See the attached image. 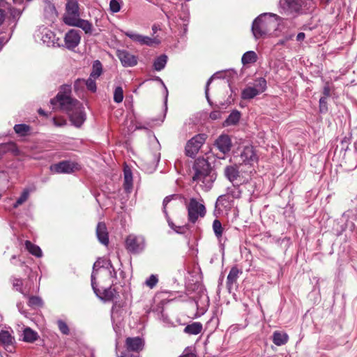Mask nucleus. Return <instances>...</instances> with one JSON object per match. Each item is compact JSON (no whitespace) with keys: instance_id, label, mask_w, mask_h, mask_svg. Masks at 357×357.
<instances>
[{"instance_id":"30","label":"nucleus","mask_w":357,"mask_h":357,"mask_svg":"<svg viewBox=\"0 0 357 357\" xmlns=\"http://www.w3.org/2000/svg\"><path fill=\"white\" fill-rule=\"evenodd\" d=\"M273 342L277 346H282L285 344L289 340V336L286 333L280 331H275L273 334Z\"/></svg>"},{"instance_id":"16","label":"nucleus","mask_w":357,"mask_h":357,"mask_svg":"<svg viewBox=\"0 0 357 357\" xmlns=\"http://www.w3.org/2000/svg\"><path fill=\"white\" fill-rule=\"evenodd\" d=\"M144 346V341L140 337H128L126 339L125 347L128 351L139 352Z\"/></svg>"},{"instance_id":"35","label":"nucleus","mask_w":357,"mask_h":357,"mask_svg":"<svg viewBox=\"0 0 357 357\" xmlns=\"http://www.w3.org/2000/svg\"><path fill=\"white\" fill-rule=\"evenodd\" d=\"M231 200L227 195H222L218 197L215 207L221 206L225 209H229L231 208Z\"/></svg>"},{"instance_id":"22","label":"nucleus","mask_w":357,"mask_h":357,"mask_svg":"<svg viewBox=\"0 0 357 357\" xmlns=\"http://www.w3.org/2000/svg\"><path fill=\"white\" fill-rule=\"evenodd\" d=\"M93 271L91 275V278H95V275L98 273V272L100 269H110L114 271V268L113 267L110 260L105 258H99L93 265Z\"/></svg>"},{"instance_id":"59","label":"nucleus","mask_w":357,"mask_h":357,"mask_svg":"<svg viewBox=\"0 0 357 357\" xmlns=\"http://www.w3.org/2000/svg\"><path fill=\"white\" fill-rule=\"evenodd\" d=\"M54 126L58 127L63 126L66 124V121L62 117H54L52 119Z\"/></svg>"},{"instance_id":"33","label":"nucleus","mask_w":357,"mask_h":357,"mask_svg":"<svg viewBox=\"0 0 357 357\" xmlns=\"http://www.w3.org/2000/svg\"><path fill=\"white\" fill-rule=\"evenodd\" d=\"M259 95L255 88L252 86H247L241 91V98L243 100H250Z\"/></svg>"},{"instance_id":"48","label":"nucleus","mask_w":357,"mask_h":357,"mask_svg":"<svg viewBox=\"0 0 357 357\" xmlns=\"http://www.w3.org/2000/svg\"><path fill=\"white\" fill-rule=\"evenodd\" d=\"M7 6L8 3L6 1L0 0V26L6 19L5 17V12L6 10V8L8 7Z\"/></svg>"},{"instance_id":"41","label":"nucleus","mask_w":357,"mask_h":357,"mask_svg":"<svg viewBox=\"0 0 357 357\" xmlns=\"http://www.w3.org/2000/svg\"><path fill=\"white\" fill-rule=\"evenodd\" d=\"M15 132L20 136H26L29 135L31 128L26 124H16L14 126Z\"/></svg>"},{"instance_id":"39","label":"nucleus","mask_w":357,"mask_h":357,"mask_svg":"<svg viewBox=\"0 0 357 357\" xmlns=\"http://www.w3.org/2000/svg\"><path fill=\"white\" fill-rule=\"evenodd\" d=\"M31 190L29 188H25L23 190L20 196L17 198L16 202L13 204V208H17L19 206L23 204L29 197Z\"/></svg>"},{"instance_id":"31","label":"nucleus","mask_w":357,"mask_h":357,"mask_svg":"<svg viewBox=\"0 0 357 357\" xmlns=\"http://www.w3.org/2000/svg\"><path fill=\"white\" fill-rule=\"evenodd\" d=\"M38 334L31 328H25L22 333V340L26 342L32 343L38 338Z\"/></svg>"},{"instance_id":"6","label":"nucleus","mask_w":357,"mask_h":357,"mask_svg":"<svg viewBox=\"0 0 357 357\" xmlns=\"http://www.w3.org/2000/svg\"><path fill=\"white\" fill-rule=\"evenodd\" d=\"M188 220L190 223L195 224L199 218H204L206 213L204 204L199 203L196 198H190L187 205Z\"/></svg>"},{"instance_id":"14","label":"nucleus","mask_w":357,"mask_h":357,"mask_svg":"<svg viewBox=\"0 0 357 357\" xmlns=\"http://www.w3.org/2000/svg\"><path fill=\"white\" fill-rule=\"evenodd\" d=\"M126 36L130 38L132 41L139 43L140 45H146L149 47L158 45L160 40L156 38H150L144 36L141 34L134 33L132 31H127L125 33Z\"/></svg>"},{"instance_id":"60","label":"nucleus","mask_w":357,"mask_h":357,"mask_svg":"<svg viewBox=\"0 0 357 357\" xmlns=\"http://www.w3.org/2000/svg\"><path fill=\"white\" fill-rule=\"evenodd\" d=\"M209 117L212 120H218L221 118V113L218 110L213 111L210 113Z\"/></svg>"},{"instance_id":"25","label":"nucleus","mask_w":357,"mask_h":357,"mask_svg":"<svg viewBox=\"0 0 357 357\" xmlns=\"http://www.w3.org/2000/svg\"><path fill=\"white\" fill-rule=\"evenodd\" d=\"M224 175L230 182L234 183L240 176L239 167L236 164L226 166Z\"/></svg>"},{"instance_id":"15","label":"nucleus","mask_w":357,"mask_h":357,"mask_svg":"<svg viewBox=\"0 0 357 357\" xmlns=\"http://www.w3.org/2000/svg\"><path fill=\"white\" fill-rule=\"evenodd\" d=\"M116 56L123 67H132L137 64V57L126 50H119Z\"/></svg>"},{"instance_id":"36","label":"nucleus","mask_w":357,"mask_h":357,"mask_svg":"<svg viewBox=\"0 0 357 357\" xmlns=\"http://www.w3.org/2000/svg\"><path fill=\"white\" fill-rule=\"evenodd\" d=\"M45 16L50 21L54 22L57 17V13L54 6L51 3H47L45 7Z\"/></svg>"},{"instance_id":"55","label":"nucleus","mask_w":357,"mask_h":357,"mask_svg":"<svg viewBox=\"0 0 357 357\" xmlns=\"http://www.w3.org/2000/svg\"><path fill=\"white\" fill-rule=\"evenodd\" d=\"M178 357H197V355L195 353V349L191 347H188L184 349L183 354Z\"/></svg>"},{"instance_id":"50","label":"nucleus","mask_w":357,"mask_h":357,"mask_svg":"<svg viewBox=\"0 0 357 357\" xmlns=\"http://www.w3.org/2000/svg\"><path fill=\"white\" fill-rule=\"evenodd\" d=\"M351 133H349L348 136L344 137L340 142L341 146H342L341 149L344 151H347L349 149V145L351 143Z\"/></svg>"},{"instance_id":"58","label":"nucleus","mask_w":357,"mask_h":357,"mask_svg":"<svg viewBox=\"0 0 357 357\" xmlns=\"http://www.w3.org/2000/svg\"><path fill=\"white\" fill-rule=\"evenodd\" d=\"M331 87L330 86V84L328 82H326L323 88V96L326 97V98H329L331 96Z\"/></svg>"},{"instance_id":"29","label":"nucleus","mask_w":357,"mask_h":357,"mask_svg":"<svg viewBox=\"0 0 357 357\" xmlns=\"http://www.w3.org/2000/svg\"><path fill=\"white\" fill-rule=\"evenodd\" d=\"M203 329L202 324L200 322H192L190 324H188L183 329V332L188 335H198Z\"/></svg>"},{"instance_id":"38","label":"nucleus","mask_w":357,"mask_h":357,"mask_svg":"<svg viewBox=\"0 0 357 357\" xmlns=\"http://www.w3.org/2000/svg\"><path fill=\"white\" fill-rule=\"evenodd\" d=\"M25 246L26 250L33 255L36 257H41L43 256V252L39 246L33 244L29 241H26Z\"/></svg>"},{"instance_id":"9","label":"nucleus","mask_w":357,"mask_h":357,"mask_svg":"<svg viewBox=\"0 0 357 357\" xmlns=\"http://www.w3.org/2000/svg\"><path fill=\"white\" fill-rule=\"evenodd\" d=\"M267 13L259 15L252 22V32L255 39L258 40L266 36L269 31L268 22L265 19Z\"/></svg>"},{"instance_id":"4","label":"nucleus","mask_w":357,"mask_h":357,"mask_svg":"<svg viewBox=\"0 0 357 357\" xmlns=\"http://www.w3.org/2000/svg\"><path fill=\"white\" fill-rule=\"evenodd\" d=\"M79 5L77 0H68L63 22L70 26L82 28L86 33L89 32V22L79 17Z\"/></svg>"},{"instance_id":"21","label":"nucleus","mask_w":357,"mask_h":357,"mask_svg":"<svg viewBox=\"0 0 357 357\" xmlns=\"http://www.w3.org/2000/svg\"><path fill=\"white\" fill-rule=\"evenodd\" d=\"M243 273V271L241 268H239L237 265L233 266L227 278V287L229 291L233 287V285L236 283L239 275Z\"/></svg>"},{"instance_id":"12","label":"nucleus","mask_w":357,"mask_h":357,"mask_svg":"<svg viewBox=\"0 0 357 357\" xmlns=\"http://www.w3.org/2000/svg\"><path fill=\"white\" fill-rule=\"evenodd\" d=\"M79 169L77 163L70 160H64L52 165L50 167V171L55 174H71Z\"/></svg>"},{"instance_id":"45","label":"nucleus","mask_w":357,"mask_h":357,"mask_svg":"<svg viewBox=\"0 0 357 357\" xmlns=\"http://www.w3.org/2000/svg\"><path fill=\"white\" fill-rule=\"evenodd\" d=\"M328 111L327 98L321 97L319 101V112L321 114H326Z\"/></svg>"},{"instance_id":"2","label":"nucleus","mask_w":357,"mask_h":357,"mask_svg":"<svg viewBox=\"0 0 357 357\" xmlns=\"http://www.w3.org/2000/svg\"><path fill=\"white\" fill-rule=\"evenodd\" d=\"M195 173L192 181L197 183H201V187L205 191H209L216 180L217 173L215 169L211 165L208 159L204 157H199L192 165Z\"/></svg>"},{"instance_id":"44","label":"nucleus","mask_w":357,"mask_h":357,"mask_svg":"<svg viewBox=\"0 0 357 357\" xmlns=\"http://www.w3.org/2000/svg\"><path fill=\"white\" fill-rule=\"evenodd\" d=\"M123 100V91L121 86H117L114 92V101L116 103H120Z\"/></svg>"},{"instance_id":"20","label":"nucleus","mask_w":357,"mask_h":357,"mask_svg":"<svg viewBox=\"0 0 357 357\" xmlns=\"http://www.w3.org/2000/svg\"><path fill=\"white\" fill-rule=\"evenodd\" d=\"M96 234L98 241L103 245H109V233L105 222H100L98 223L96 229Z\"/></svg>"},{"instance_id":"26","label":"nucleus","mask_w":357,"mask_h":357,"mask_svg":"<svg viewBox=\"0 0 357 357\" xmlns=\"http://www.w3.org/2000/svg\"><path fill=\"white\" fill-rule=\"evenodd\" d=\"M123 188L126 192H130L133 187L132 172L130 167L125 165L123 167Z\"/></svg>"},{"instance_id":"43","label":"nucleus","mask_w":357,"mask_h":357,"mask_svg":"<svg viewBox=\"0 0 357 357\" xmlns=\"http://www.w3.org/2000/svg\"><path fill=\"white\" fill-rule=\"evenodd\" d=\"M123 2V0H110L109 10L112 13H116L121 10Z\"/></svg>"},{"instance_id":"64","label":"nucleus","mask_w":357,"mask_h":357,"mask_svg":"<svg viewBox=\"0 0 357 357\" xmlns=\"http://www.w3.org/2000/svg\"><path fill=\"white\" fill-rule=\"evenodd\" d=\"M157 79L159 80L162 84V85L164 86L165 87V91H166V96H165V100L167 101V96H168V91H167V87L165 86L164 82H162V80L161 79V78H160L159 77H157Z\"/></svg>"},{"instance_id":"46","label":"nucleus","mask_w":357,"mask_h":357,"mask_svg":"<svg viewBox=\"0 0 357 357\" xmlns=\"http://www.w3.org/2000/svg\"><path fill=\"white\" fill-rule=\"evenodd\" d=\"M28 304L31 307H42L43 305V301L39 296H31L29 297Z\"/></svg>"},{"instance_id":"8","label":"nucleus","mask_w":357,"mask_h":357,"mask_svg":"<svg viewBox=\"0 0 357 357\" xmlns=\"http://www.w3.org/2000/svg\"><path fill=\"white\" fill-rule=\"evenodd\" d=\"M206 139L207 135L199 133L189 139L185 147V155L190 158H195Z\"/></svg>"},{"instance_id":"56","label":"nucleus","mask_w":357,"mask_h":357,"mask_svg":"<svg viewBox=\"0 0 357 357\" xmlns=\"http://www.w3.org/2000/svg\"><path fill=\"white\" fill-rule=\"evenodd\" d=\"M124 305H125L124 302L114 301L113 302V305L112 307V313H114V312L118 313L119 311L124 307Z\"/></svg>"},{"instance_id":"34","label":"nucleus","mask_w":357,"mask_h":357,"mask_svg":"<svg viewBox=\"0 0 357 357\" xmlns=\"http://www.w3.org/2000/svg\"><path fill=\"white\" fill-rule=\"evenodd\" d=\"M167 62V56L165 54L158 56L153 61V68L157 71L162 70Z\"/></svg>"},{"instance_id":"11","label":"nucleus","mask_w":357,"mask_h":357,"mask_svg":"<svg viewBox=\"0 0 357 357\" xmlns=\"http://www.w3.org/2000/svg\"><path fill=\"white\" fill-rule=\"evenodd\" d=\"M126 248L132 254L142 252L145 248V241L142 236L129 235L126 239Z\"/></svg>"},{"instance_id":"54","label":"nucleus","mask_w":357,"mask_h":357,"mask_svg":"<svg viewBox=\"0 0 357 357\" xmlns=\"http://www.w3.org/2000/svg\"><path fill=\"white\" fill-rule=\"evenodd\" d=\"M91 285L92 287L93 291L96 296L100 299V297L102 294V288L100 289L98 287L97 284L95 282V278H91Z\"/></svg>"},{"instance_id":"61","label":"nucleus","mask_w":357,"mask_h":357,"mask_svg":"<svg viewBox=\"0 0 357 357\" xmlns=\"http://www.w3.org/2000/svg\"><path fill=\"white\" fill-rule=\"evenodd\" d=\"M10 39V36H1L0 37V51L2 50L3 47L8 42Z\"/></svg>"},{"instance_id":"32","label":"nucleus","mask_w":357,"mask_h":357,"mask_svg":"<svg viewBox=\"0 0 357 357\" xmlns=\"http://www.w3.org/2000/svg\"><path fill=\"white\" fill-rule=\"evenodd\" d=\"M103 73L102 64L99 60L93 61L92 65V70L91 71V78L94 79L98 78Z\"/></svg>"},{"instance_id":"27","label":"nucleus","mask_w":357,"mask_h":357,"mask_svg":"<svg viewBox=\"0 0 357 357\" xmlns=\"http://www.w3.org/2000/svg\"><path fill=\"white\" fill-rule=\"evenodd\" d=\"M119 297V292L115 288L112 287L107 288H102V294L100 300L104 302L114 301Z\"/></svg>"},{"instance_id":"10","label":"nucleus","mask_w":357,"mask_h":357,"mask_svg":"<svg viewBox=\"0 0 357 357\" xmlns=\"http://www.w3.org/2000/svg\"><path fill=\"white\" fill-rule=\"evenodd\" d=\"M178 195L174 194L165 197L162 202V212L165 214V218L168 223L169 227L173 229L176 233L179 234H184L189 229V225L188 224L183 226H176L170 218L168 212L167 211V204L173 199L178 197Z\"/></svg>"},{"instance_id":"7","label":"nucleus","mask_w":357,"mask_h":357,"mask_svg":"<svg viewBox=\"0 0 357 357\" xmlns=\"http://www.w3.org/2000/svg\"><path fill=\"white\" fill-rule=\"evenodd\" d=\"M13 1L15 5L14 6H11L8 3V7L6 8L9 13V15L7 17V23L11 26L12 30L15 27L26 8L24 4V0H13Z\"/></svg>"},{"instance_id":"63","label":"nucleus","mask_w":357,"mask_h":357,"mask_svg":"<svg viewBox=\"0 0 357 357\" xmlns=\"http://www.w3.org/2000/svg\"><path fill=\"white\" fill-rule=\"evenodd\" d=\"M305 34L303 32H300L296 36V40L298 41H302L305 39Z\"/></svg>"},{"instance_id":"53","label":"nucleus","mask_w":357,"mask_h":357,"mask_svg":"<svg viewBox=\"0 0 357 357\" xmlns=\"http://www.w3.org/2000/svg\"><path fill=\"white\" fill-rule=\"evenodd\" d=\"M158 282L157 275H151L145 281V284L151 289L153 288Z\"/></svg>"},{"instance_id":"57","label":"nucleus","mask_w":357,"mask_h":357,"mask_svg":"<svg viewBox=\"0 0 357 357\" xmlns=\"http://www.w3.org/2000/svg\"><path fill=\"white\" fill-rule=\"evenodd\" d=\"M13 287L16 289V290L19 291L20 293H22L24 296L26 295V294L22 289V281L21 279L15 278L13 281Z\"/></svg>"},{"instance_id":"47","label":"nucleus","mask_w":357,"mask_h":357,"mask_svg":"<svg viewBox=\"0 0 357 357\" xmlns=\"http://www.w3.org/2000/svg\"><path fill=\"white\" fill-rule=\"evenodd\" d=\"M234 98H233L231 95H230L228 97V98L227 99V100H225L224 102L220 101L218 104L215 105L214 108H216V109L226 108L229 105L234 103Z\"/></svg>"},{"instance_id":"19","label":"nucleus","mask_w":357,"mask_h":357,"mask_svg":"<svg viewBox=\"0 0 357 357\" xmlns=\"http://www.w3.org/2000/svg\"><path fill=\"white\" fill-rule=\"evenodd\" d=\"M240 158L245 165H252L257 161V156L253 146H245L240 154Z\"/></svg>"},{"instance_id":"49","label":"nucleus","mask_w":357,"mask_h":357,"mask_svg":"<svg viewBox=\"0 0 357 357\" xmlns=\"http://www.w3.org/2000/svg\"><path fill=\"white\" fill-rule=\"evenodd\" d=\"M57 325L59 331L63 335H69L70 333V329L67 325V324L63 321V320H58L57 321Z\"/></svg>"},{"instance_id":"40","label":"nucleus","mask_w":357,"mask_h":357,"mask_svg":"<svg viewBox=\"0 0 357 357\" xmlns=\"http://www.w3.org/2000/svg\"><path fill=\"white\" fill-rule=\"evenodd\" d=\"M212 227L215 236L220 241L224 231L221 222L218 219L214 220Z\"/></svg>"},{"instance_id":"23","label":"nucleus","mask_w":357,"mask_h":357,"mask_svg":"<svg viewBox=\"0 0 357 357\" xmlns=\"http://www.w3.org/2000/svg\"><path fill=\"white\" fill-rule=\"evenodd\" d=\"M0 342L3 344L4 349L10 352H13L15 347L13 345L14 338L7 331H0Z\"/></svg>"},{"instance_id":"13","label":"nucleus","mask_w":357,"mask_h":357,"mask_svg":"<svg viewBox=\"0 0 357 357\" xmlns=\"http://www.w3.org/2000/svg\"><path fill=\"white\" fill-rule=\"evenodd\" d=\"M165 14L168 20L169 24L172 29L174 26V28H177L178 30H180V33L182 35L186 33L188 25V20L187 17H179L178 18L176 17H172L173 15L170 12H165Z\"/></svg>"},{"instance_id":"17","label":"nucleus","mask_w":357,"mask_h":357,"mask_svg":"<svg viewBox=\"0 0 357 357\" xmlns=\"http://www.w3.org/2000/svg\"><path fill=\"white\" fill-rule=\"evenodd\" d=\"M80 35L78 31L71 29L68 31L64 38L65 47L68 50L76 47L80 41Z\"/></svg>"},{"instance_id":"42","label":"nucleus","mask_w":357,"mask_h":357,"mask_svg":"<svg viewBox=\"0 0 357 357\" xmlns=\"http://www.w3.org/2000/svg\"><path fill=\"white\" fill-rule=\"evenodd\" d=\"M252 87L255 88L259 94L262 93L267 89V82L266 79L264 77L257 78L255 80V86Z\"/></svg>"},{"instance_id":"18","label":"nucleus","mask_w":357,"mask_h":357,"mask_svg":"<svg viewBox=\"0 0 357 357\" xmlns=\"http://www.w3.org/2000/svg\"><path fill=\"white\" fill-rule=\"evenodd\" d=\"M215 146L224 154L229 153L231 148V141L228 135H220L215 141Z\"/></svg>"},{"instance_id":"52","label":"nucleus","mask_w":357,"mask_h":357,"mask_svg":"<svg viewBox=\"0 0 357 357\" xmlns=\"http://www.w3.org/2000/svg\"><path fill=\"white\" fill-rule=\"evenodd\" d=\"M241 190L238 187L234 185L233 188H227V195H231L234 198H239L241 197Z\"/></svg>"},{"instance_id":"51","label":"nucleus","mask_w":357,"mask_h":357,"mask_svg":"<svg viewBox=\"0 0 357 357\" xmlns=\"http://www.w3.org/2000/svg\"><path fill=\"white\" fill-rule=\"evenodd\" d=\"M215 75V74H214L213 75H212L206 82V86H205V96H206V98L208 102V104L211 105V106H213V102L211 100V98H210V96H209V86L211 84V83L212 82L213 79V77Z\"/></svg>"},{"instance_id":"62","label":"nucleus","mask_w":357,"mask_h":357,"mask_svg":"<svg viewBox=\"0 0 357 357\" xmlns=\"http://www.w3.org/2000/svg\"><path fill=\"white\" fill-rule=\"evenodd\" d=\"M97 91V86L95 80L91 78V93H95Z\"/></svg>"},{"instance_id":"5","label":"nucleus","mask_w":357,"mask_h":357,"mask_svg":"<svg viewBox=\"0 0 357 357\" xmlns=\"http://www.w3.org/2000/svg\"><path fill=\"white\" fill-rule=\"evenodd\" d=\"M36 41L40 42L47 47H60L61 40L50 29L45 26H40L34 33Z\"/></svg>"},{"instance_id":"28","label":"nucleus","mask_w":357,"mask_h":357,"mask_svg":"<svg viewBox=\"0 0 357 357\" xmlns=\"http://www.w3.org/2000/svg\"><path fill=\"white\" fill-rule=\"evenodd\" d=\"M241 112L237 109H234L229 114L228 117L225 120L222 125L225 127L237 125L241 119Z\"/></svg>"},{"instance_id":"1","label":"nucleus","mask_w":357,"mask_h":357,"mask_svg":"<svg viewBox=\"0 0 357 357\" xmlns=\"http://www.w3.org/2000/svg\"><path fill=\"white\" fill-rule=\"evenodd\" d=\"M70 85L62 86L59 93L50 102L53 105L59 103L60 109L68 114L72 123L79 127L86 120V114L82 104L70 96Z\"/></svg>"},{"instance_id":"3","label":"nucleus","mask_w":357,"mask_h":357,"mask_svg":"<svg viewBox=\"0 0 357 357\" xmlns=\"http://www.w3.org/2000/svg\"><path fill=\"white\" fill-rule=\"evenodd\" d=\"M314 6V0H280V13L292 17L305 14Z\"/></svg>"},{"instance_id":"37","label":"nucleus","mask_w":357,"mask_h":357,"mask_svg":"<svg viewBox=\"0 0 357 357\" xmlns=\"http://www.w3.org/2000/svg\"><path fill=\"white\" fill-rule=\"evenodd\" d=\"M257 60V55L254 51H248L244 53L241 58V62L243 65L255 63Z\"/></svg>"},{"instance_id":"24","label":"nucleus","mask_w":357,"mask_h":357,"mask_svg":"<svg viewBox=\"0 0 357 357\" xmlns=\"http://www.w3.org/2000/svg\"><path fill=\"white\" fill-rule=\"evenodd\" d=\"M74 89L79 96L84 98L89 90V79H77L75 82Z\"/></svg>"}]
</instances>
